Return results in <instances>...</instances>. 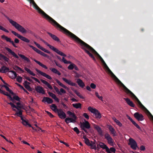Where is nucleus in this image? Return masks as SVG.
Here are the masks:
<instances>
[{"mask_svg": "<svg viewBox=\"0 0 153 153\" xmlns=\"http://www.w3.org/2000/svg\"><path fill=\"white\" fill-rule=\"evenodd\" d=\"M76 82L78 85L82 88H83L85 86L84 83L80 79H77Z\"/></svg>", "mask_w": 153, "mask_h": 153, "instance_id": "obj_29", "label": "nucleus"}, {"mask_svg": "<svg viewBox=\"0 0 153 153\" xmlns=\"http://www.w3.org/2000/svg\"><path fill=\"white\" fill-rule=\"evenodd\" d=\"M62 79L64 82L69 85L74 86H77V85L75 83L73 82H71V80H68L65 78L63 77Z\"/></svg>", "mask_w": 153, "mask_h": 153, "instance_id": "obj_22", "label": "nucleus"}, {"mask_svg": "<svg viewBox=\"0 0 153 153\" xmlns=\"http://www.w3.org/2000/svg\"><path fill=\"white\" fill-rule=\"evenodd\" d=\"M106 68V70L107 71L108 73L110 74L111 76L113 77L114 80L119 84H120V85L123 87V88L126 86L121 81H120L116 77V76L111 71L109 68L108 67L107 65L104 67Z\"/></svg>", "mask_w": 153, "mask_h": 153, "instance_id": "obj_6", "label": "nucleus"}, {"mask_svg": "<svg viewBox=\"0 0 153 153\" xmlns=\"http://www.w3.org/2000/svg\"><path fill=\"white\" fill-rule=\"evenodd\" d=\"M16 104L17 105L16 107H17V109L18 110H19L20 109L22 108H23V106L19 102H17Z\"/></svg>", "mask_w": 153, "mask_h": 153, "instance_id": "obj_47", "label": "nucleus"}, {"mask_svg": "<svg viewBox=\"0 0 153 153\" xmlns=\"http://www.w3.org/2000/svg\"><path fill=\"white\" fill-rule=\"evenodd\" d=\"M51 108L56 113L59 109L57 108L56 106L54 104H53L51 105Z\"/></svg>", "mask_w": 153, "mask_h": 153, "instance_id": "obj_34", "label": "nucleus"}, {"mask_svg": "<svg viewBox=\"0 0 153 153\" xmlns=\"http://www.w3.org/2000/svg\"><path fill=\"white\" fill-rule=\"evenodd\" d=\"M75 92L76 93V94L77 95V96L79 97L80 98L82 99H84V97H83L81 95H80L79 92H77L76 91H75Z\"/></svg>", "mask_w": 153, "mask_h": 153, "instance_id": "obj_53", "label": "nucleus"}, {"mask_svg": "<svg viewBox=\"0 0 153 153\" xmlns=\"http://www.w3.org/2000/svg\"><path fill=\"white\" fill-rule=\"evenodd\" d=\"M48 47L51 50H53V51L59 54V55L62 56L64 57H66V55L62 53V52L60 51L58 49L55 48L53 46H52L51 45H49Z\"/></svg>", "mask_w": 153, "mask_h": 153, "instance_id": "obj_13", "label": "nucleus"}, {"mask_svg": "<svg viewBox=\"0 0 153 153\" xmlns=\"http://www.w3.org/2000/svg\"><path fill=\"white\" fill-rule=\"evenodd\" d=\"M54 62L55 63V64H56V66H57L61 68H62V67L61 65L60 64L58 63L56 61L54 60Z\"/></svg>", "mask_w": 153, "mask_h": 153, "instance_id": "obj_64", "label": "nucleus"}, {"mask_svg": "<svg viewBox=\"0 0 153 153\" xmlns=\"http://www.w3.org/2000/svg\"><path fill=\"white\" fill-rule=\"evenodd\" d=\"M144 112L146 114L148 117L153 121V116L149 111L144 106Z\"/></svg>", "mask_w": 153, "mask_h": 153, "instance_id": "obj_20", "label": "nucleus"}, {"mask_svg": "<svg viewBox=\"0 0 153 153\" xmlns=\"http://www.w3.org/2000/svg\"><path fill=\"white\" fill-rule=\"evenodd\" d=\"M42 51H44L46 53L48 54H50L51 53V52L49 51L46 50L45 48H44L43 47H42L40 49Z\"/></svg>", "mask_w": 153, "mask_h": 153, "instance_id": "obj_54", "label": "nucleus"}, {"mask_svg": "<svg viewBox=\"0 0 153 153\" xmlns=\"http://www.w3.org/2000/svg\"><path fill=\"white\" fill-rule=\"evenodd\" d=\"M134 117L138 121H142L143 119V115L139 112H137L134 114Z\"/></svg>", "mask_w": 153, "mask_h": 153, "instance_id": "obj_16", "label": "nucleus"}, {"mask_svg": "<svg viewBox=\"0 0 153 153\" xmlns=\"http://www.w3.org/2000/svg\"><path fill=\"white\" fill-rule=\"evenodd\" d=\"M67 114H68L69 117H72L75 119H77V117L76 116L75 113H72L70 111H67Z\"/></svg>", "mask_w": 153, "mask_h": 153, "instance_id": "obj_33", "label": "nucleus"}, {"mask_svg": "<svg viewBox=\"0 0 153 153\" xmlns=\"http://www.w3.org/2000/svg\"><path fill=\"white\" fill-rule=\"evenodd\" d=\"M85 122L80 123V127L82 130H83L85 133H88L87 130L85 128L89 129L91 128L89 122L85 120Z\"/></svg>", "mask_w": 153, "mask_h": 153, "instance_id": "obj_8", "label": "nucleus"}, {"mask_svg": "<svg viewBox=\"0 0 153 153\" xmlns=\"http://www.w3.org/2000/svg\"><path fill=\"white\" fill-rule=\"evenodd\" d=\"M16 80L19 82L21 83L22 81V78L21 76H19L16 78Z\"/></svg>", "mask_w": 153, "mask_h": 153, "instance_id": "obj_59", "label": "nucleus"}, {"mask_svg": "<svg viewBox=\"0 0 153 153\" xmlns=\"http://www.w3.org/2000/svg\"><path fill=\"white\" fill-rule=\"evenodd\" d=\"M5 48L6 50L9 53H10L13 56L15 57L17 59H18L19 58V56L11 49L7 47H6Z\"/></svg>", "mask_w": 153, "mask_h": 153, "instance_id": "obj_27", "label": "nucleus"}, {"mask_svg": "<svg viewBox=\"0 0 153 153\" xmlns=\"http://www.w3.org/2000/svg\"><path fill=\"white\" fill-rule=\"evenodd\" d=\"M123 89L126 94L129 95L132 99L137 101L138 106L143 110V105L141 103L137 97L126 86L123 88Z\"/></svg>", "mask_w": 153, "mask_h": 153, "instance_id": "obj_3", "label": "nucleus"}, {"mask_svg": "<svg viewBox=\"0 0 153 153\" xmlns=\"http://www.w3.org/2000/svg\"><path fill=\"white\" fill-rule=\"evenodd\" d=\"M43 102H47L48 104H51L53 102V100L49 97H44L42 100Z\"/></svg>", "mask_w": 153, "mask_h": 153, "instance_id": "obj_23", "label": "nucleus"}, {"mask_svg": "<svg viewBox=\"0 0 153 153\" xmlns=\"http://www.w3.org/2000/svg\"><path fill=\"white\" fill-rule=\"evenodd\" d=\"M106 68V70L107 71L108 73L110 74L111 76L113 77L114 80L119 84H120V85L123 87V88L126 86L121 81H120L116 77V76L111 71L109 68L108 67L107 65L104 67Z\"/></svg>", "mask_w": 153, "mask_h": 153, "instance_id": "obj_5", "label": "nucleus"}, {"mask_svg": "<svg viewBox=\"0 0 153 153\" xmlns=\"http://www.w3.org/2000/svg\"><path fill=\"white\" fill-rule=\"evenodd\" d=\"M132 123L137 128L139 129H140V127L134 121H133Z\"/></svg>", "mask_w": 153, "mask_h": 153, "instance_id": "obj_55", "label": "nucleus"}, {"mask_svg": "<svg viewBox=\"0 0 153 153\" xmlns=\"http://www.w3.org/2000/svg\"><path fill=\"white\" fill-rule=\"evenodd\" d=\"M1 38L5 40L7 42H9L11 43L14 47L16 48H17V46L16 45L15 43H19V40L18 39H15L14 42L10 38H9L4 35H2Z\"/></svg>", "mask_w": 153, "mask_h": 153, "instance_id": "obj_7", "label": "nucleus"}, {"mask_svg": "<svg viewBox=\"0 0 153 153\" xmlns=\"http://www.w3.org/2000/svg\"><path fill=\"white\" fill-rule=\"evenodd\" d=\"M94 128L97 130L99 134L101 136H102L103 135L102 131L100 127L99 126L96 125L94 126Z\"/></svg>", "mask_w": 153, "mask_h": 153, "instance_id": "obj_30", "label": "nucleus"}, {"mask_svg": "<svg viewBox=\"0 0 153 153\" xmlns=\"http://www.w3.org/2000/svg\"><path fill=\"white\" fill-rule=\"evenodd\" d=\"M108 129L111 131V133L114 136L116 135V131L111 126H109L108 127Z\"/></svg>", "mask_w": 153, "mask_h": 153, "instance_id": "obj_35", "label": "nucleus"}, {"mask_svg": "<svg viewBox=\"0 0 153 153\" xmlns=\"http://www.w3.org/2000/svg\"><path fill=\"white\" fill-rule=\"evenodd\" d=\"M9 72L12 73L14 75V76L13 75L12 76H10V77L11 78V79H15L17 77V74L15 71H9Z\"/></svg>", "mask_w": 153, "mask_h": 153, "instance_id": "obj_44", "label": "nucleus"}, {"mask_svg": "<svg viewBox=\"0 0 153 153\" xmlns=\"http://www.w3.org/2000/svg\"><path fill=\"white\" fill-rule=\"evenodd\" d=\"M36 71L39 73L42 76H43L46 77L47 79H50L51 80L52 79V77L49 75L41 71L40 70H38L37 68L36 69Z\"/></svg>", "mask_w": 153, "mask_h": 153, "instance_id": "obj_17", "label": "nucleus"}, {"mask_svg": "<svg viewBox=\"0 0 153 153\" xmlns=\"http://www.w3.org/2000/svg\"><path fill=\"white\" fill-rule=\"evenodd\" d=\"M73 107L76 108H81L82 107V104L80 103H76L72 104Z\"/></svg>", "mask_w": 153, "mask_h": 153, "instance_id": "obj_39", "label": "nucleus"}, {"mask_svg": "<svg viewBox=\"0 0 153 153\" xmlns=\"http://www.w3.org/2000/svg\"><path fill=\"white\" fill-rule=\"evenodd\" d=\"M129 143L128 144L130 146L131 148L133 150H136L137 147V144L136 141L133 139L130 138L129 139Z\"/></svg>", "mask_w": 153, "mask_h": 153, "instance_id": "obj_11", "label": "nucleus"}, {"mask_svg": "<svg viewBox=\"0 0 153 153\" xmlns=\"http://www.w3.org/2000/svg\"><path fill=\"white\" fill-rule=\"evenodd\" d=\"M7 103L8 104L10 105L12 108H15L17 109V107H16V106L13 103L11 102H7Z\"/></svg>", "mask_w": 153, "mask_h": 153, "instance_id": "obj_56", "label": "nucleus"}, {"mask_svg": "<svg viewBox=\"0 0 153 153\" xmlns=\"http://www.w3.org/2000/svg\"><path fill=\"white\" fill-rule=\"evenodd\" d=\"M0 58H3L5 61L7 62H8L9 60L8 58L2 54H1L0 56Z\"/></svg>", "mask_w": 153, "mask_h": 153, "instance_id": "obj_46", "label": "nucleus"}, {"mask_svg": "<svg viewBox=\"0 0 153 153\" xmlns=\"http://www.w3.org/2000/svg\"><path fill=\"white\" fill-rule=\"evenodd\" d=\"M0 30H2L6 32H7V33H9V31L7 30H6V29L4 28L3 27L1 26L0 25Z\"/></svg>", "mask_w": 153, "mask_h": 153, "instance_id": "obj_61", "label": "nucleus"}, {"mask_svg": "<svg viewBox=\"0 0 153 153\" xmlns=\"http://www.w3.org/2000/svg\"><path fill=\"white\" fill-rule=\"evenodd\" d=\"M11 33L14 35L17 36L22 41H23L24 42L27 43H29L30 42V40L29 39H27L25 37L21 36L15 31L12 30L11 31Z\"/></svg>", "mask_w": 153, "mask_h": 153, "instance_id": "obj_10", "label": "nucleus"}, {"mask_svg": "<svg viewBox=\"0 0 153 153\" xmlns=\"http://www.w3.org/2000/svg\"><path fill=\"white\" fill-rule=\"evenodd\" d=\"M99 146L102 149H106L107 153H111L109 148L104 143L101 142H100L99 144Z\"/></svg>", "mask_w": 153, "mask_h": 153, "instance_id": "obj_19", "label": "nucleus"}, {"mask_svg": "<svg viewBox=\"0 0 153 153\" xmlns=\"http://www.w3.org/2000/svg\"><path fill=\"white\" fill-rule=\"evenodd\" d=\"M25 69L26 71L27 72H28L31 75L34 76L36 75V74L34 73H33L29 69L27 68L26 67H25Z\"/></svg>", "mask_w": 153, "mask_h": 153, "instance_id": "obj_43", "label": "nucleus"}, {"mask_svg": "<svg viewBox=\"0 0 153 153\" xmlns=\"http://www.w3.org/2000/svg\"><path fill=\"white\" fill-rule=\"evenodd\" d=\"M77 119H75L73 118L67 117L65 118V122L67 124H68L69 123H74L76 122Z\"/></svg>", "mask_w": 153, "mask_h": 153, "instance_id": "obj_24", "label": "nucleus"}, {"mask_svg": "<svg viewBox=\"0 0 153 153\" xmlns=\"http://www.w3.org/2000/svg\"><path fill=\"white\" fill-rule=\"evenodd\" d=\"M74 131L76 132L77 134H79L80 133V131L77 127H75L73 128Z\"/></svg>", "mask_w": 153, "mask_h": 153, "instance_id": "obj_62", "label": "nucleus"}, {"mask_svg": "<svg viewBox=\"0 0 153 153\" xmlns=\"http://www.w3.org/2000/svg\"><path fill=\"white\" fill-rule=\"evenodd\" d=\"M27 45L30 48H31L34 51H36L38 54H39L42 55V56H44V57H47L48 58L49 57V56L47 54L41 51L38 49L36 48L29 44H28Z\"/></svg>", "mask_w": 153, "mask_h": 153, "instance_id": "obj_12", "label": "nucleus"}, {"mask_svg": "<svg viewBox=\"0 0 153 153\" xmlns=\"http://www.w3.org/2000/svg\"><path fill=\"white\" fill-rule=\"evenodd\" d=\"M82 44L84 45V46L87 48L90 51H91V52L97 55V56L100 59L103 64L104 67L106 66V65H107L102 57L94 48H93L91 47L90 46L85 42H82Z\"/></svg>", "mask_w": 153, "mask_h": 153, "instance_id": "obj_4", "label": "nucleus"}, {"mask_svg": "<svg viewBox=\"0 0 153 153\" xmlns=\"http://www.w3.org/2000/svg\"><path fill=\"white\" fill-rule=\"evenodd\" d=\"M91 145L90 146H91L92 149H93L94 150H96L97 148L96 146V141L95 140L94 142L91 141Z\"/></svg>", "mask_w": 153, "mask_h": 153, "instance_id": "obj_38", "label": "nucleus"}, {"mask_svg": "<svg viewBox=\"0 0 153 153\" xmlns=\"http://www.w3.org/2000/svg\"><path fill=\"white\" fill-rule=\"evenodd\" d=\"M105 137L107 140L108 144L111 146L113 145V140L110 135L108 133H106L105 134Z\"/></svg>", "mask_w": 153, "mask_h": 153, "instance_id": "obj_15", "label": "nucleus"}, {"mask_svg": "<svg viewBox=\"0 0 153 153\" xmlns=\"http://www.w3.org/2000/svg\"><path fill=\"white\" fill-rule=\"evenodd\" d=\"M67 114H68L69 117H72L75 119H77V117L76 116L75 113H72L70 111H67Z\"/></svg>", "mask_w": 153, "mask_h": 153, "instance_id": "obj_32", "label": "nucleus"}, {"mask_svg": "<svg viewBox=\"0 0 153 153\" xmlns=\"http://www.w3.org/2000/svg\"><path fill=\"white\" fill-rule=\"evenodd\" d=\"M11 33L14 35L17 36L22 41H23L24 42L27 43H29L30 42V40L29 39H27L25 37L21 36L15 31L12 30L11 31Z\"/></svg>", "mask_w": 153, "mask_h": 153, "instance_id": "obj_9", "label": "nucleus"}, {"mask_svg": "<svg viewBox=\"0 0 153 153\" xmlns=\"http://www.w3.org/2000/svg\"><path fill=\"white\" fill-rule=\"evenodd\" d=\"M13 98L14 100H16L17 101H19L20 100V98L18 96L16 95H15L13 97Z\"/></svg>", "mask_w": 153, "mask_h": 153, "instance_id": "obj_63", "label": "nucleus"}, {"mask_svg": "<svg viewBox=\"0 0 153 153\" xmlns=\"http://www.w3.org/2000/svg\"><path fill=\"white\" fill-rule=\"evenodd\" d=\"M9 68L5 66H2L0 69V72L2 73H5L7 72H9Z\"/></svg>", "mask_w": 153, "mask_h": 153, "instance_id": "obj_26", "label": "nucleus"}, {"mask_svg": "<svg viewBox=\"0 0 153 153\" xmlns=\"http://www.w3.org/2000/svg\"><path fill=\"white\" fill-rule=\"evenodd\" d=\"M56 112L57 113L58 116L61 119H64L66 118V114L62 109H59Z\"/></svg>", "mask_w": 153, "mask_h": 153, "instance_id": "obj_14", "label": "nucleus"}, {"mask_svg": "<svg viewBox=\"0 0 153 153\" xmlns=\"http://www.w3.org/2000/svg\"><path fill=\"white\" fill-rule=\"evenodd\" d=\"M95 95L100 100L103 101V97L102 96H100L98 93L97 92H95Z\"/></svg>", "mask_w": 153, "mask_h": 153, "instance_id": "obj_48", "label": "nucleus"}, {"mask_svg": "<svg viewBox=\"0 0 153 153\" xmlns=\"http://www.w3.org/2000/svg\"><path fill=\"white\" fill-rule=\"evenodd\" d=\"M25 87L27 89L28 91H30L32 90V88L30 87L29 85H24Z\"/></svg>", "mask_w": 153, "mask_h": 153, "instance_id": "obj_52", "label": "nucleus"}, {"mask_svg": "<svg viewBox=\"0 0 153 153\" xmlns=\"http://www.w3.org/2000/svg\"><path fill=\"white\" fill-rule=\"evenodd\" d=\"M40 81L42 83L45 85L49 89H50L51 90L53 89V88L52 87V86L47 82L42 79H40Z\"/></svg>", "mask_w": 153, "mask_h": 153, "instance_id": "obj_31", "label": "nucleus"}, {"mask_svg": "<svg viewBox=\"0 0 153 153\" xmlns=\"http://www.w3.org/2000/svg\"><path fill=\"white\" fill-rule=\"evenodd\" d=\"M53 88L56 91V92L57 93L60 95H61L62 94L61 93V92L59 91L58 88L56 87V86L54 85L53 86Z\"/></svg>", "mask_w": 153, "mask_h": 153, "instance_id": "obj_51", "label": "nucleus"}, {"mask_svg": "<svg viewBox=\"0 0 153 153\" xmlns=\"http://www.w3.org/2000/svg\"><path fill=\"white\" fill-rule=\"evenodd\" d=\"M36 91L38 93L45 94V93L44 89L42 87L40 86H37L35 87Z\"/></svg>", "mask_w": 153, "mask_h": 153, "instance_id": "obj_18", "label": "nucleus"}, {"mask_svg": "<svg viewBox=\"0 0 153 153\" xmlns=\"http://www.w3.org/2000/svg\"><path fill=\"white\" fill-rule=\"evenodd\" d=\"M19 111L18 112H17L16 113V114L18 116V115L20 116H22V111L19 109Z\"/></svg>", "mask_w": 153, "mask_h": 153, "instance_id": "obj_60", "label": "nucleus"}, {"mask_svg": "<svg viewBox=\"0 0 153 153\" xmlns=\"http://www.w3.org/2000/svg\"><path fill=\"white\" fill-rule=\"evenodd\" d=\"M95 116L96 118H100L101 117V114L99 111L97 109L95 111V113H94Z\"/></svg>", "mask_w": 153, "mask_h": 153, "instance_id": "obj_37", "label": "nucleus"}, {"mask_svg": "<svg viewBox=\"0 0 153 153\" xmlns=\"http://www.w3.org/2000/svg\"><path fill=\"white\" fill-rule=\"evenodd\" d=\"M62 32L69 36L74 40L78 43H79L82 46V48L85 51V52L89 56L92 58L93 60H95V58L94 56L89 51H90V50L86 47L84 46L83 44H82V42H84V41H82L75 35L71 33L66 28L64 29V30Z\"/></svg>", "mask_w": 153, "mask_h": 153, "instance_id": "obj_1", "label": "nucleus"}, {"mask_svg": "<svg viewBox=\"0 0 153 153\" xmlns=\"http://www.w3.org/2000/svg\"><path fill=\"white\" fill-rule=\"evenodd\" d=\"M113 120L116 123V124L120 127L122 126V124L115 117H112Z\"/></svg>", "mask_w": 153, "mask_h": 153, "instance_id": "obj_40", "label": "nucleus"}, {"mask_svg": "<svg viewBox=\"0 0 153 153\" xmlns=\"http://www.w3.org/2000/svg\"><path fill=\"white\" fill-rule=\"evenodd\" d=\"M85 143L88 146H90L91 145V143H90V141L88 139H87V140L85 141Z\"/></svg>", "mask_w": 153, "mask_h": 153, "instance_id": "obj_58", "label": "nucleus"}, {"mask_svg": "<svg viewBox=\"0 0 153 153\" xmlns=\"http://www.w3.org/2000/svg\"><path fill=\"white\" fill-rule=\"evenodd\" d=\"M123 99L126 101L127 104L130 106L134 108L135 106L133 102L131 101L128 98H123Z\"/></svg>", "mask_w": 153, "mask_h": 153, "instance_id": "obj_25", "label": "nucleus"}, {"mask_svg": "<svg viewBox=\"0 0 153 153\" xmlns=\"http://www.w3.org/2000/svg\"><path fill=\"white\" fill-rule=\"evenodd\" d=\"M55 80L57 82V83L61 86L63 87V88L65 89H68L67 87L65 86V85H63L62 83H61L58 79H55Z\"/></svg>", "mask_w": 153, "mask_h": 153, "instance_id": "obj_42", "label": "nucleus"}, {"mask_svg": "<svg viewBox=\"0 0 153 153\" xmlns=\"http://www.w3.org/2000/svg\"><path fill=\"white\" fill-rule=\"evenodd\" d=\"M49 96L53 99L56 96V95L50 92H49L48 93Z\"/></svg>", "mask_w": 153, "mask_h": 153, "instance_id": "obj_57", "label": "nucleus"}, {"mask_svg": "<svg viewBox=\"0 0 153 153\" xmlns=\"http://www.w3.org/2000/svg\"><path fill=\"white\" fill-rule=\"evenodd\" d=\"M4 16L9 21L10 23L19 31L22 33H28L31 34H33V32L30 30L28 29H27V30H26L23 27L18 24L16 22L10 19L6 16Z\"/></svg>", "mask_w": 153, "mask_h": 153, "instance_id": "obj_2", "label": "nucleus"}, {"mask_svg": "<svg viewBox=\"0 0 153 153\" xmlns=\"http://www.w3.org/2000/svg\"><path fill=\"white\" fill-rule=\"evenodd\" d=\"M19 55L21 58L26 61L27 62H30V59L28 58L25 56L24 55L21 54H19Z\"/></svg>", "mask_w": 153, "mask_h": 153, "instance_id": "obj_41", "label": "nucleus"}, {"mask_svg": "<svg viewBox=\"0 0 153 153\" xmlns=\"http://www.w3.org/2000/svg\"><path fill=\"white\" fill-rule=\"evenodd\" d=\"M74 63H71L68 66V68L70 70H73L74 68Z\"/></svg>", "mask_w": 153, "mask_h": 153, "instance_id": "obj_49", "label": "nucleus"}, {"mask_svg": "<svg viewBox=\"0 0 153 153\" xmlns=\"http://www.w3.org/2000/svg\"><path fill=\"white\" fill-rule=\"evenodd\" d=\"M88 109L89 111L93 113H95V111L96 110L95 109L93 108L91 106H89L88 107Z\"/></svg>", "mask_w": 153, "mask_h": 153, "instance_id": "obj_50", "label": "nucleus"}, {"mask_svg": "<svg viewBox=\"0 0 153 153\" xmlns=\"http://www.w3.org/2000/svg\"><path fill=\"white\" fill-rule=\"evenodd\" d=\"M49 69L52 72L57 74L58 75H60L61 74V73L55 68H50Z\"/></svg>", "mask_w": 153, "mask_h": 153, "instance_id": "obj_36", "label": "nucleus"}, {"mask_svg": "<svg viewBox=\"0 0 153 153\" xmlns=\"http://www.w3.org/2000/svg\"><path fill=\"white\" fill-rule=\"evenodd\" d=\"M31 59L32 60H33L37 64H38L40 66L42 67L43 68L46 69H47L48 68V67L45 65L42 64L41 62H40L36 60L35 59H33V58L31 57Z\"/></svg>", "mask_w": 153, "mask_h": 153, "instance_id": "obj_28", "label": "nucleus"}, {"mask_svg": "<svg viewBox=\"0 0 153 153\" xmlns=\"http://www.w3.org/2000/svg\"><path fill=\"white\" fill-rule=\"evenodd\" d=\"M47 33L51 36V37L54 41L58 42H60L59 39L55 35L52 34L51 33L48 32Z\"/></svg>", "mask_w": 153, "mask_h": 153, "instance_id": "obj_21", "label": "nucleus"}, {"mask_svg": "<svg viewBox=\"0 0 153 153\" xmlns=\"http://www.w3.org/2000/svg\"><path fill=\"white\" fill-rule=\"evenodd\" d=\"M13 69L16 71H21L24 72V71L20 67L16 65L14 66Z\"/></svg>", "mask_w": 153, "mask_h": 153, "instance_id": "obj_45", "label": "nucleus"}]
</instances>
